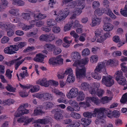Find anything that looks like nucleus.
<instances>
[{"label":"nucleus","mask_w":127,"mask_h":127,"mask_svg":"<svg viewBox=\"0 0 127 127\" xmlns=\"http://www.w3.org/2000/svg\"><path fill=\"white\" fill-rule=\"evenodd\" d=\"M85 0H75L70 2L69 6L71 9L72 15L70 19L75 18L76 16L80 15L82 12V10L85 7L84 2Z\"/></svg>","instance_id":"nucleus-1"},{"label":"nucleus","mask_w":127,"mask_h":127,"mask_svg":"<svg viewBox=\"0 0 127 127\" xmlns=\"http://www.w3.org/2000/svg\"><path fill=\"white\" fill-rule=\"evenodd\" d=\"M89 61L88 58L83 59L80 61H76L73 64V66L77 67L76 73L77 78H82L85 76L86 69L84 66L87 64Z\"/></svg>","instance_id":"nucleus-2"},{"label":"nucleus","mask_w":127,"mask_h":127,"mask_svg":"<svg viewBox=\"0 0 127 127\" xmlns=\"http://www.w3.org/2000/svg\"><path fill=\"white\" fill-rule=\"evenodd\" d=\"M95 37L91 40L92 42H95L96 40V42L102 43L107 38L111 36L110 32H106L103 34L101 30L99 29H96L95 32Z\"/></svg>","instance_id":"nucleus-3"},{"label":"nucleus","mask_w":127,"mask_h":127,"mask_svg":"<svg viewBox=\"0 0 127 127\" xmlns=\"http://www.w3.org/2000/svg\"><path fill=\"white\" fill-rule=\"evenodd\" d=\"M119 64V61L117 59H110L108 61L105 60L102 62H100L98 63V66L96 68L98 71H100L101 69L104 71H106L105 68L106 65L110 66L111 67L115 66Z\"/></svg>","instance_id":"nucleus-4"},{"label":"nucleus","mask_w":127,"mask_h":127,"mask_svg":"<svg viewBox=\"0 0 127 127\" xmlns=\"http://www.w3.org/2000/svg\"><path fill=\"white\" fill-rule=\"evenodd\" d=\"M69 10L67 8L64 10L60 11L58 14H56V12L54 10L52 12V13L54 15H57L55 19L56 21L58 22H60L64 20L69 15Z\"/></svg>","instance_id":"nucleus-5"},{"label":"nucleus","mask_w":127,"mask_h":127,"mask_svg":"<svg viewBox=\"0 0 127 127\" xmlns=\"http://www.w3.org/2000/svg\"><path fill=\"white\" fill-rule=\"evenodd\" d=\"M100 86L99 83H94L92 87L89 89L90 93L93 95L97 94L99 97L102 96L104 93V91L102 89H98Z\"/></svg>","instance_id":"nucleus-6"},{"label":"nucleus","mask_w":127,"mask_h":127,"mask_svg":"<svg viewBox=\"0 0 127 127\" xmlns=\"http://www.w3.org/2000/svg\"><path fill=\"white\" fill-rule=\"evenodd\" d=\"M86 102H80L79 104L81 107L85 108L90 106V103H93L96 105H98L100 103V100L97 98L94 97H87L86 98Z\"/></svg>","instance_id":"nucleus-7"},{"label":"nucleus","mask_w":127,"mask_h":127,"mask_svg":"<svg viewBox=\"0 0 127 127\" xmlns=\"http://www.w3.org/2000/svg\"><path fill=\"white\" fill-rule=\"evenodd\" d=\"M99 113L97 116V117L100 118H104L106 116L105 113L107 116L109 118L111 119L113 118V111L108 108L104 107L99 108Z\"/></svg>","instance_id":"nucleus-8"},{"label":"nucleus","mask_w":127,"mask_h":127,"mask_svg":"<svg viewBox=\"0 0 127 127\" xmlns=\"http://www.w3.org/2000/svg\"><path fill=\"white\" fill-rule=\"evenodd\" d=\"M28 106V103L23 104L21 105L15 112L14 116L15 117H18L25 114L29 113V110L26 109Z\"/></svg>","instance_id":"nucleus-9"},{"label":"nucleus","mask_w":127,"mask_h":127,"mask_svg":"<svg viewBox=\"0 0 127 127\" xmlns=\"http://www.w3.org/2000/svg\"><path fill=\"white\" fill-rule=\"evenodd\" d=\"M102 83L107 87L111 86L114 83L112 76L109 75L102 76L101 80Z\"/></svg>","instance_id":"nucleus-10"},{"label":"nucleus","mask_w":127,"mask_h":127,"mask_svg":"<svg viewBox=\"0 0 127 127\" xmlns=\"http://www.w3.org/2000/svg\"><path fill=\"white\" fill-rule=\"evenodd\" d=\"M52 92L57 95L60 96L61 97L57 99V101L59 103H64L67 104L68 103L67 100L65 98V94L59 90L55 89L52 90Z\"/></svg>","instance_id":"nucleus-11"},{"label":"nucleus","mask_w":127,"mask_h":127,"mask_svg":"<svg viewBox=\"0 0 127 127\" xmlns=\"http://www.w3.org/2000/svg\"><path fill=\"white\" fill-rule=\"evenodd\" d=\"M123 75V72L120 71H117L115 74L116 80L118 83L122 85L126 82V78Z\"/></svg>","instance_id":"nucleus-12"},{"label":"nucleus","mask_w":127,"mask_h":127,"mask_svg":"<svg viewBox=\"0 0 127 127\" xmlns=\"http://www.w3.org/2000/svg\"><path fill=\"white\" fill-rule=\"evenodd\" d=\"M79 92L78 89L76 87L72 88L66 94V96L69 99L75 98L78 96Z\"/></svg>","instance_id":"nucleus-13"},{"label":"nucleus","mask_w":127,"mask_h":127,"mask_svg":"<svg viewBox=\"0 0 127 127\" xmlns=\"http://www.w3.org/2000/svg\"><path fill=\"white\" fill-rule=\"evenodd\" d=\"M20 86L21 87L24 89H30L29 92H31L32 93L38 92L40 89L39 86L38 85L33 86L32 85H30L27 86H25L20 84Z\"/></svg>","instance_id":"nucleus-14"},{"label":"nucleus","mask_w":127,"mask_h":127,"mask_svg":"<svg viewBox=\"0 0 127 127\" xmlns=\"http://www.w3.org/2000/svg\"><path fill=\"white\" fill-rule=\"evenodd\" d=\"M17 47L15 45H10L9 46L5 48L4 50V52L5 54H12L16 53V51H18Z\"/></svg>","instance_id":"nucleus-15"},{"label":"nucleus","mask_w":127,"mask_h":127,"mask_svg":"<svg viewBox=\"0 0 127 127\" xmlns=\"http://www.w3.org/2000/svg\"><path fill=\"white\" fill-rule=\"evenodd\" d=\"M99 113V108H95L94 109L93 113L89 112H87L84 113L83 115L84 117L90 118L92 117H97Z\"/></svg>","instance_id":"nucleus-16"},{"label":"nucleus","mask_w":127,"mask_h":127,"mask_svg":"<svg viewBox=\"0 0 127 127\" xmlns=\"http://www.w3.org/2000/svg\"><path fill=\"white\" fill-rule=\"evenodd\" d=\"M98 66V64L96 66L95 69V70L94 71L92 72V77L94 79H96L98 80H100L101 78V75L97 72H96V71H97L99 72H103L104 74H105L106 73V71H104L102 69L100 70L99 71L97 70V69H96L97 66Z\"/></svg>","instance_id":"nucleus-17"},{"label":"nucleus","mask_w":127,"mask_h":127,"mask_svg":"<svg viewBox=\"0 0 127 127\" xmlns=\"http://www.w3.org/2000/svg\"><path fill=\"white\" fill-rule=\"evenodd\" d=\"M47 56L43 55L41 53H39L37 54L35 57L34 58L33 60L34 61L38 63H43L45 57H46Z\"/></svg>","instance_id":"nucleus-18"},{"label":"nucleus","mask_w":127,"mask_h":127,"mask_svg":"<svg viewBox=\"0 0 127 127\" xmlns=\"http://www.w3.org/2000/svg\"><path fill=\"white\" fill-rule=\"evenodd\" d=\"M101 20L100 18L97 17H92V23L90 24L92 27L95 26L99 25L101 21Z\"/></svg>","instance_id":"nucleus-19"},{"label":"nucleus","mask_w":127,"mask_h":127,"mask_svg":"<svg viewBox=\"0 0 127 127\" xmlns=\"http://www.w3.org/2000/svg\"><path fill=\"white\" fill-rule=\"evenodd\" d=\"M58 109H56L53 110L52 112L53 113H55L54 115V118L57 120H60L62 119L63 116L62 114L58 112Z\"/></svg>","instance_id":"nucleus-20"},{"label":"nucleus","mask_w":127,"mask_h":127,"mask_svg":"<svg viewBox=\"0 0 127 127\" xmlns=\"http://www.w3.org/2000/svg\"><path fill=\"white\" fill-rule=\"evenodd\" d=\"M37 84H39L42 86L45 87H48V81L45 78L39 79L36 82Z\"/></svg>","instance_id":"nucleus-21"},{"label":"nucleus","mask_w":127,"mask_h":127,"mask_svg":"<svg viewBox=\"0 0 127 127\" xmlns=\"http://www.w3.org/2000/svg\"><path fill=\"white\" fill-rule=\"evenodd\" d=\"M114 26L113 25L109 23L104 24L103 27V30L106 32H110L113 29Z\"/></svg>","instance_id":"nucleus-22"},{"label":"nucleus","mask_w":127,"mask_h":127,"mask_svg":"<svg viewBox=\"0 0 127 127\" xmlns=\"http://www.w3.org/2000/svg\"><path fill=\"white\" fill-rule=\"evenodd\" d=\"M81 57V55L79 53L77 52H73L71 54V58L72 59L76 61H78Z\"/></svg>","instance_id":"nucleus-23"},{"label":"nucleus","mask_w":127,"mask_h":127,"mask_svg":"<svg viewBox=\"0 0 127 127\" xmlns=\"http://www.w3.org/2000/svg\"><path fill=\"white\" fill-rule=\"evenodd\" d=\"M51 119L49 117H46L43 119H39L37 120V122L42 124H45L49 123Z\"/></svg>","instance_id":"nucleus-24"},{"label":"nucleus","mask_w":127,"mask_h":127,"mask_svg":"<svg viewBox=\"0 0 127 127\" xmlns=\"http://www.w3.org/2000/svg\"><path fill=\"white\" fill-rule=\"evenodd\" d=\"M81 124L82 125L88 126L91 124L92 121L90 119L83 118L81 119Z\"/></svg>","instance_id":"nucleus-25"},{"label":"nucleus","mask_w":127,"mask_h":127,"mask_svg":"<svg viewBox=\"0 0 127 127\" xmlns=\"http://www.w3.org/2000/svg\"><path fill=\"white\" fill-rule=\"evenodd\" d=\"M8 4L7 1L6 0H1L0 2V12L2 11L5 8Z\"/></svg>","instance_id":"nucleus-26"},{"label":"nucleus","mask_w":127,"mask_h":127,"mask_svg":"<svg viewBox=\"0 0 127 127\" xmlns=\"http://www.w3.org/2000/svg\"><path fill=\"white\" fill-rule=\"evenodd\" d=\"M44 47L48 51H51L55 49L56 46L54 45L48 43L44 45Z\"/></svg>","instance_id":"nucleus-27"},{"label":"nucleus","mask_w":127,"mask_h":127,"mask_svg":"<svg viewBox=\"0 0 127 127\" xmlns=\"http://www.w3.org/2000/svg\"><path fill=\"white\" fill-rule=\"evenodd\" d=\"M104 12L112 19H115L117 18L116 16L113 14L109 8H106L105 10V9Z\"/></svg>","instance_id":"nucleus-28"},{"label":"nucleus","mask_w":127,"mask_h":127,"mask_svg":"<svg viewBox=\"0 0 127 127\" xmlns=\"http://www.w3.org/2000/svg\"><path fill=\"white\" fill-rule=\"evenodd\" d=\"M75 80V77L73 74L69 75L67 76L66 81L67 83H73Z\"/></svg>","instance_id":"nucleus-29"},{"label":"nucleus","mask_w":127,"mask_h":127,"mask_svg":"<svg viewBox=\"0 0 127 127\" xmlns=\"http://www.w3.org/2000/svg\"><path fill=\"white\" fill-rule=\"evenodd\" d=\"M77 97V101H80L84 100L85 97V95L82 91H79V93Z\"/></svg>","instance_id":"nucleus-30"},{"label":"nucleus","mask_w":127,"mask_h":127,"mask_svg":"<svg viewBox=\"0 0 127 127\" xmlns=\"http://www.w3.org/2000/svg\"><path fill=\"white\" fill-rule=\"evenodd\" d=\"M33 17L34 19H35L42 20L46 18L47 16L46 15L39 13L34 14Z\"/></svg>","instance_id":"nucleus-31"},{"label":"nucleus","mask_w":127,"mask_h":127,"mask_svg":"<svg viewBox=\"0 0 127 127\" xmlns=\"http://www.w3.org/2000/svg\"><path fill=\"white\" fill-rule=\"evenodd\" d=\"M73 23V22L72 21L70 22H68L67 24H66L64 27V32H66L70 30L72 26Z\"/></svg>","instance_id":"nucleus-32"},{"label":"nucleus","mask_w":127,"mask_h":127,"mask_svg":"<svg viewBox=\"0 0 127 127\" xmlns=\"http://www.w3.org/2000/svg\"><path fill=\"white\" fill-rule=\"evenodd\" d=\"M19 12V9L18 8L12 9L9 11V12L10 14L15 16H18L20 15V13Z\"/></svg>","instance_id":"nucleus-33"},{"label":"nucleus","mask_w":127,"mask_h":127,"mask_svg":"<svg viewBox=\"0 0 127 127\" xmlns=\"http://www.w3.org/2000/svg\"><path fill=\"white\" fill-rule=\"evenodd\" d=\"M89 87L90 85L89 84L85 82H82L80 86L81 89L84 91H86L89 89Z\"/></svg>","instance_id":"nucleus-34"},{"label":"nucleus","mask_w":127,"mask_h":127,"mask_svg":"<svg viewBox=\"0 0 127 127\" xmlns=\"http://www.w3.org/2000/svg\"><path fill=\"white\" fill-rule=\"evenodd\" d=\"M47 26L49 27L53 26L56 24L55 21L53 19H49L46 22Z\"/></svg>","instance_id":"nucleus-35"},{"label":"nucleus","mask_w":127,"mask_h":127,"mask_svg":"<svg viewBox=\"0 0 127 127\" xmlns=\"http://www.w3.org/2000/svg\"><path fill=\"white\" fill-rule=\"evenodd\" d=\"M22 17L25 20L29 21L31 19L30 14L28 13H23L21 14Z\"/></svg>","instance_id":"nucleus-36"},{"label":"nucleus","mask_w":127,"mask_h":127,"mask_svg":"<svg viewBox=\"0 0 127 127\" xmlns=\"http://www.w3.org/2000/svg\"><path fill=\"white\" fill-rule=\"evenodd\" d=\"M112 98V97H108L107 96L103 97L101 98V102L103 104L106 103L111 100Z\"/></svg>","instance_id":"nucleus-37"},{"label":"nucleus","mask_w":127,"mask_h":127,"mask_svg":"<svg viewBox=\"0 0 127 127\" xmlns=\"http://www.w3.org/2000/svg\"><path fill=\"white\" fill-rule=\"evenodd\" d=\"M56 65H61L63 64V59L61 58V56L59 55L56 57Z\"/></svg>","instance_id":"nucleus-38"},{"label":"nucleus","mask_w":127,"mask_h":127,"mask_svg":"<svg viewBox=\"0 0 127 127\" xmlns=\"http://www.w3.org/2000/svg\"><path fill=\"white\" fill-rule=\"evenodd\" d=\"M98 59L97 55H94L91 56L90 58V62L92 63H95L97 61Z\"/></svg>","instance_id":"nucleus-39"},{"label":"nucleus","mask_w":127,"mask_h":127,"mask_svg":"<svg viewBox=\"0 0 127 127\" xmlns=\"http://www.w3.org/2000/svg\"><path fill=\"white\" fill-rule=\"evenodd\" d=\"M48 42H50L54 40L55 38V35L52 33L48 34Z\"/></svg>","instance_id":"nucleus-40"},{"label":"nucleus","mask_w":127,"mask_h":127,"mask_svg":"<svg viewBox=\"0 0 127 127\" xmlns=\"http://www.w3.org/2000/svg\"><path fill=\"white\" fill-rule=\"evenodd\" d=\"M104 12L105 9H101L100 8H98L95 10V13L98 16H100L102 15Z\"/></svg>","instance_id":"nucleus-41"},{"label":"nucleus","mask_w":127,"mask_h":127,"mask_svg":"<svg viewBox=\"0 0 127 127\" xmlns=\"http://www.w3.org/2000/svg\"><path fill=\"white\" fill-rule=\"evenodd\" d=\"M90 54V51L87 48L84 49L82 52V56H86L89 55Z\"/></svg>","instance_id":"nucleus-42"},{"label":"nucleus","mask_w":127,"mask_h":127,"mask_svg":"<svg viewBox=\"0 0 127 127\" xmlns=\"http://www.w3.org/2000/svg\"><path fill=\"white\" fill-rule=\"evenodd\" d=\"M14 102V100L10 98L3 101L2 103L4 105H9L13 104Z\"/></svg>","instance_id":"nucleus-43"},{"label":"nucleus","mask_w":127,"mask_h":127,"mask_svg":"<svg viewBox=\"0 0 127 127\" xmlns=\"http://www.w3.org/2000/svg\"><path fill=\"white\" fill-rule=\"evenodd\" d=\"M4 26V28L7 30L13 29L15 27V26L10 23H5Z\"/></svg>","instance_id":"nucleus-44"},{"label":"nucleus","mask_w":127,"mask_h":127,"mask_svg":"<svg viewBox=\"0 0 127 127\" xmlns=\"http://www.w3.org/2000/svg\"><path fill=\"white\" fill-rule=\"evenodd\" d=\"M60 28L57 26L53 27L52 29V31L55 33H58L61 31Z\"/></svg>","instance_id":"nucleus-45"},{"label":"nucleus","mask_w":127,"mask_h":127,"mask_svg":"<svg viewBox=\"0 0 127 127\" xmlns=\"http://www.w3.org/2000/svg\"><path fill=\"white\" fill-rule=\"evenodd\" d=\"M34 97H36L39 99H41L43 98V93L39 92L33 94L32 95Z\"/></svg>","instance_id":"nucleus-46"},{"label":"nucleus","mask_w":127,"mask_h":127,"mask_svg":"<svg viewBox=\"0 0 127 127\" xmlns=\"http://www.w3.org/2000/svg\"><path fill=\"white\" fill-rule=\"evenodd\" d=\"M48 34H42L39 37L40 40L41 41H44L48 42Z\"/></svg>","instance_id":"nucleus-47"},{"label":"nucleus","mask_w":127,"mask_h":127,"mask_svg":"<svg viewBox=\"0 0 127 127\" xmlns=\"http://www.w3.org/2000/svg\"><path fill=\"white\" fill-rule=\"evenodd\" d=\"M120 12L124 16L127 17V5H125L124 9H121Z\"/></svg>","instance_id":"nucleus-48"},{"label":"nucleus","mask_w":127,"mask_h":127,"mask_svg":"<svg viewBox=\"0 0 127 127\" xmlns=\"http://www.w3.org/2000/svg\"><path fill=\"white\" fill-rule=\"evenodd\" d=\"M70 115L72 118L76 119H79L81 117V116L80 114L73 112H72L71 113Z\"/></svg>","instance_id":"nucleus-49"},{"label":"nucleus","mask_w":127,"mask_h":127,"mask_svg":"<svg viewBox=\"0 0 127 127\" xmlns=\"http://www.w3.org/2000/svg\"><path fill=\"white\" fill-rule=\"evenodd\" d=\"M33 118H29L28 117L25 116V119L24 125H27L28 124L32 122L33 120Z\"/></svg>","instance_id":"nucleus-50"},{"label":"nucleus","mask_w":127,"mask_h":127,"mask_svg":"<svg viewBox=\"0 0 127 127\" xmlns=\"http://www.w3.org/2000/svg\"><path fill=\"white\" fill-rule=\"evenodd\" d=\"M122 55V53L121 51L116 50L114 51L112 53V55L114 57H116L121 56Z\"/></svg>","instance_id":"nucleus-51"},{"label":"nucleus","mask_w":127,"mask_h":127,"mask_svg":"<svg viewBox=\"0 0 127 127\" xmlns=\"http://www.w3.org/2000/svg\"><path fill=\"white\" fill-rule=\"evenodd\" d=\"M52 97L51 95L48 93H43V98L47 100L48 99H52Z\"/></svg>","instance_id":"nucleus-52"},{"label":"nucleus","mask_w":127,"mask_h":127,"mask_svg":"<svg viewBox=\"0 0 127 127\" xmlns=\"http://www.w3.org/2000/svg\"><path fill=\"white\" fill-rule=\"evenodd\" d=\"M43 105L46 109H48L52 107L53 105V104L51 102H48L44 103Z\"/></svg>","instance_id":"nucleus-53"},{"label":"nucleus","mask_w":127,"mask_h":127,"mask_svg":"<svg viewBox=\"0 0 127 127\" xmlns=\"http://www.w3.org/2000/svg\"><path fill=\"white\" fill-rule=\"evenodd\" d=\"M12 71L10 70L9 69H7L6 72V76L9 79H11L12 77L11 73H12Z\"/></svg>","instance_id":"nucleus-54"},{"label":"nucleus","mask_w":127,"mask_h":127,"mask_svg":"<svg viewBox=\"0 0 127 127\" xmlns=\"http://www.w3.org/2000/svg\"><path fill=\"white\" fill-rule=\"evenodd\" d=\"M126 63H123L120 64L122 70L125 74L127 73V67L126 66Z\"/></svg>","instance_id":"nucleus-55"},{"label":"nucleus","mask_w":127,"mask_h":127,"mask_svg":"<svg viewBox=\"0 0 127 127\" xmlns=\"http://www.w3.org/2000/svg\"><path fill=\"white\" fill-rule=\"evenodd\" d=\"M73 27L74 28L80 27L82 28L83 27V26L80 24L79 21L78 20H75L73 23Z\"/></svg>","instance_id":"nucleus-56"},{"label":"nucleus","mask_w":127,"mask_h":127,"mask_svg":"<svg viewBox=\"0 0 127 127\" xmlns=\"http://www.w3.org/2000/svg\"><path fill=\"white\" fill-rule=\"evenodd\" d=\"M71 39V38L69 36H65L63 39L65 43L70 44L72 42V40Z\"/></svg>","instance_id":"nucleus-57"},{"label":"nucleus","mask_w":127,"mask_h":127,"mask_svg":"<svg viewBox=\"0 0 127 127\" xmlns=\"http://www.w3.org/2000/svg\"><path fill=\"white\" fill-rule=\"evenodd\" d=\"M100 5V3L98 1H94L92 3V7L93 9H95L99 7Z\"/></svg>","instance_id":"nucleus-58"},{"label":"nucleus","mask_w":127,"mask_h":127,"mask_svg":"<svg viewBox=\"0 0 127 127\" xmlns=\"http://www.w3.org/2000/svg\"><path fill=\"white\" fill-rule=\"evenodd\" d=\"M98 118L96 119L95 121V123L96 124H99V123L101 124V125L102 124L105 123V121L104 120L102 119L103 118H100L97 117Z\"/></svg>","instance_id":"nucleus-59"},{"label":"nucleus","mask_w":127,"mask_h":127,"mask_svg":"<svg viewBox=\"0 0 127 127\" xmlns=\"http://www.w3.org/2000/svg\"><path fill=\"white\" fill-rule=\"evenodd\" d=\"M121 102L124 103L127 101V93H126L123 95L120 100Z\"/></svg>","instance_id":"nucleus-60"},{"label":"nucleus","mask_w":127,"mask_h":127,"mask_svg":"<svg viewBox=\"0 0 127 127\" xmlns=\"http://www.w3.org/2000/svg\"><path fill=\"white\" fill-rule=\"evenodd\" d=\"M113 117L117 118L120 116V113L119 111L116 110H115L113 111Z\"/></svg>","instance_id":"nucleus-61"},{"label":"nucleus","mask_w":127,"mask_h":127,"mask_svg":"<svg viewBox=\"0 0 127 127\" xmlns=\"http://www.w3.org/2000/svg\"><path fill=\"white\" fill-rule=\"evenodd\" d=\"M68 102L70 105L72 106L73 107H74L75 106H78V104L77 102L75 100H70L68 101Z\"/></svg>","instance_id":"nucleus-62"},{"label":"nucleus","mask_w":127,"mask_h":127,"mask_svg":"<svg viewBox=\"0 0 127 127\" xmlns=\"http://www.w3.org/2000/svg\"><path fill=\"white\" fill-rule=\"evenodd\" d=\"M43 113V112L41 110L36 109L34 111L33 115L34 116L37 115L42 114Z\"/></svg>","instance_id":"nucleus-63"},{"label":"nucleus","mask_w":127,"mask_h":127,"mask_svg":"<svg viewBox=\"0 0 127 127\" xmlns=\"http://www.w3.org/2000/svg\"><path fill=\"white\" fill-rule=\"evenodd\" d=\"M9 40V38L8 37L4 36L1 39V42L2 43L5 44L8 42Z\"/></svg>","instance_id":"nucleus-64"}]
</instances>
